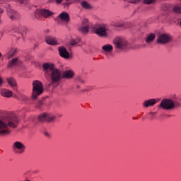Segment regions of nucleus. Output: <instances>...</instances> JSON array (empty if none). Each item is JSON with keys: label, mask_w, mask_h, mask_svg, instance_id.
<instances>
[{"label": "nucleus", "mask_w": 181, "mask_h": 181, "mask_svg": "<svg viewBox=\"0 0 181 181\" xmlns=\"http://www.w3.org/2000/svg\"><path fill=\"white\" fill-rule=\"evenodd\" d=\"M56 119V116L53 115H49L47 113H44L38 116V121L40 122H53Z\"/></svg>", "instance_id": "1a4fd4ad"}, {"label": "nucleus", "mask_w": 181, "mask_h": 181, "mask_svg": "<svg viewBox=\"0 0 181 181\" xmlns=\"http://www.w3.org/2000/svg\"><path fill=\"white\" fill-rule=\"evenodd\" d=\"M156 37V35H155V33L148 34L146 38V43H152V42L155 40Z\"/></svg>", "instance_id": "6ab92c4d"}, {"label": "nucleus", "mask_w": 181, "mask_h": 181, "mask_svg": "<svg viewBox=\"0 0 181 181\" xmlns=\"http://www.w3.org/2000/svg\"><path fill=\"white\" fill-rule=\"evenodd\" d=\"M173 37L169 33H163L160 35L156 40V43L158 45H168V43H170Z\"/></svg>", "instance_id": "423d86ee"}, {"label": "nucleus", "mask_w": 181, "mask_h": 181, "mask_svg": "<svg viewBox=\"0 0 181 181\" xmlns=\"http://www.w3.org/2000/svg\"><path fill=\"white\" fill-rule=\"evenodd\" d=\"M25 30H26L25 27L15 26L13 28V31L16 32L17 33H20L21 35H22V32H25Z\"/></svg>", "instance_id": "393cba45"}, {"label": "nucleus", "mask_w": 181, "mask_h": 181, "mask_svg": "<svg viewBox=\"0 0 181 181\" xmlns=\"http://www.w3.org/2000/svg\"><path fill=\"white\" fill-rule=\"evenodd\" d=\"M58 18L61 19L63 22H69L70 21V16L67 12H62L59 16Z\"/></svg>", "instance_id": "4468645a"}, {"label": "nucleus", "mask_w": 181, "mask_h": 181, "mask_svg": "<svg viewBox=\"0 0 181 181\" xmlns=\"http://www.w3.org/2000/svg\"><path fill=\"white\" fill-rule=\"evenodd\" d=\"M0 23H1V20H0Z\"/></svg>", "instance_id": "8fccbe9b"}, {"label": "nucleus", "mask_w": 181, "mask_h": 181, "mask_svg": "<svg viewBox=\"0 0 181 181\" xmlns=\"http://www.w3.org/2000/svg\"><path fill=\"white\" fill-rule=\"evenodd\" d=\"M19 63V58H14L12 59L8 65V67L11 68V67H13V66H16Z\"/></svg>", "instance_id": "5701e85b"}, {"label": "nucleus", "mask_w": 181, "mask_h": 181, "mask_svg": "<svg viewBox=\"0 0 181 181\" xmlns=\"http://www.w3.org/2000/svg\"><path fill=\"white\" fill-rule=\"evenodd\" d=\"M81 41V40L80 38H78L77 40H72L70 42V45L71 46H75V45H77V43H80Z\"/></svg>", "instance_id": "c85d7f7f"}, {"label": "nucleus", "mask_w": 181, "mask_h": 181, "mask_svg": "<svg viewBox=\"0 0 181 181\" xmlns=\"http://www.w3.org/2000/svg\"><path fill=\"white\" fill-rule=\"evenodd\" d=\"M8 15L11 21H15L19 18V14H18V13L13 9L8 10Z\"/></svg>", "instance_id": "ddd939ff"}, {"label": "nucleus", "mask_w": 181, "mask_h": 181, "mask_svg": "<svg viewBox=\"0 0 181 181\" xmlns=\"http://www.w3.org/2000/svg\"><path fill=\"white\" fill-rule=\"evenodd\" d=\"M59 117H62V115H60Z\"/></svg>", "instance_id": "a18cd8bd"}, {"label": "nucleus", "mask_w": 181, "mask_h": 181, "mask_svg": "<svg viewBox=\"0 0 181 181\" xmlns=\"http://www.w3.org/2000/svg\"><path fill=\"white\" fill-rule=\"evenodd\" d=\"M179 100L181 101V98H179Z\"/></svg>", "instance_id": "c03bdc74"}, {"label": "nucleus", "mask_w": 181, "mask_h": 181, "mask_svg": "<svg viewBox=\"0 0 181 181\" xmlns=\"http://www.w3.org/2000/svg\"><path fill=\"white\" fill-rule=\"evenodd\" d=\"M41 94H43V83L35 80L33 82L32 100H37Z\"/></svg>", "instance_id": "f03ea898"}, {"label": "nucleus", "mask_w": 181, "mask_h": 181, "mask_svg": "<svg viewBox=\"0 0 181 181\" xmlns=\"http://www.w3.org/2000/svg\"><path fill=\"white\" fill-rule=\"evenodd\" d=\"M156 103V99L155 98L149 99L143 103V106L145 107L146 108H148V107H152V105H155Z\"/></svg>", "instance_id": "dca6fc26"}, {"label": "nucleus", "mask_w": 181, "mask_h": 181, "mask_svg": "<svg viewBox=\"0 0 181 181\" xmlns=\"http://www.w3.org/2000/svg\"><path fill=\"white\" fill-rule=\"evenodd\" d=\"M144 4H146L147 5H150V4H153L156 2V0H144Z\"/></svg>", "instance_id": "7c9ffc66"}, {"label": "nucleus", "mask_w": 181, "mask_h": 181, "mask_svg": "<svg viewBox=\"0 0 181 181\" xmlns=\"http://www.w3.org/2000/svg\"><path fill=\"white\" fill-rule=\"evenodd\" d=\"M45 136H48V138L50 137V134L47 132H45Z\"/></svg>", "instance_id": "ea45409f"}, {"label": "nucleus", "mask_w": 181, "mask_h": 181, "mask_svg": "<svg viewBox=\"0 0 181 181\" xmlns=\"http://www.w3.org/2000/svg\"><path fill=\"white\" fill-rule=\"evenodd\" d=\"M2 84V78H0V86Z\"/></svg>", "instance_id": "37998d69"}, {"label": "nucleus", "mask_w": 181, "mask_h": 181, "mask_svg": "<svg viewBox=\"0 0 181 181\" xmlns=\"http://www.w3.org/2000/svg\"><path fill=\"white\" fill-rule=\"evenodd\" d=\"M49 77H50L51 84H59L62 81V72L60 70L55 69L52 71Z\"/></svg>", "instance_id": "20e7f679"}, {"label": "nucleus", "mask_w": 181, "mask_h": 181, "mask_svg": "<svg viewBox=\"0 0 181 181\" xmlns=\"http://www.w3.org/2000/svg\"><path fill=\"white\" fill-rule=\"evenodd\" d=\"M113 43L116 49H119L121 50L126 49L127 46H128V41L121 37H116L113 40Z\"/></svg>", "instance_id": "0eeeda50"}, {"label": "nucleus", "mask_w": 181, "mask_h": 181, "mask_svg": "<svg viewBox=\"0 0 181 181\" xmlns=\"http://www.w3.org/2000/svg\"><path fill=\"white\" fill-rule=\"evenodd\" d=\"M16 52H18V49L16 48H11L6 55L7 59H11V57H13L15 54H16Z\"/></svg>", "instance_id": "aec40b11"}, {"label": "nucleus", "mask_w": 181, "mask_h": 181, "mask_svg": "<svg viewBox=\"0 0 181 181\" xmlns=\"http://www.w3.org/2000/svg\"><path fill=\"white\" fill-rule=\"evenodd\" d=\"M179 107H181V103L180 102H177V101L174 102L173 110H175V108H177Z\"/></svg>", "instance_id": "2f4dec72"}, {"label": "nucleus", "mask_w": 181, "mask_h": 181, "mask_svg": "<svg viewBox=\"0 0 181 181\" xmlns=\"http://www.w3.org/2000/svg\"><path fill=\"white\" fill-rule=\"evenodd\" d=\"M64 6L69 7V6H70V5H71V2L66 1V2L64 3Z\"/></svg>", "instance_id": "c9c22d12"}, {"label": "nucleus", "mask_w": 181, "mask_h": 181, "mask_svg": "<svg viewBox=\"0 0 181 181\" xmlns=\"http://www.w3.org/2000/svg\"><path fill=\"white\" fill-rule=\"evenodd\" d=\"M37 13H38L40 16H44V18H49V16H52V15H53V13L47 9L37 10Z\"/></svg>", "instance_id": "f8f14e48"}, {"label": "nucleus", "mask_w": 181, "mask_h": 181, "mask_svg": "<svg viewBox=\"0 0 181 181\" xmlns=\"http://www.w3.org/2000/svg\"><path fill=\"white\" fill-rule=\"evenodd\" d=\"M0 13H4V10H2V8H0Z\"/></svg>", "instance_id": "79ce46f5"}, {"label": "nucleus", "mask_w": 181, "mask_h": 181, "mask_svg": "<svg viewBox=\"0 0 181 181\" xmlns=\"http://www.w3.org/2000/svg\"><path fill=\"white\" fill-rule=\"evenodd\" d=\"M83 91H86V90H83Z\"/></svg>", "instance_id": "49530a36"}, {"label": "nucleus", "mask_w": 181, "mask_h": 181, "mask_svg": "<svg viewBox=\"0 0 181 181\" xmlns=\"http://www.w3.org/2000/svg\"><path fill=\"white\" fill-rule=\"evenodd\" d=\"M7 82L11 87H15L16 86V81H15V79L13 78H8L7 79Z\"/></svg>", "instance_id": "a878e982"}, {"label": "nucleus", "mask_w": 181, "mask_h": 181, "mask_svg": "<svg viewBox=\"0 0 181 181\" xmlns=\"http://www.w3.org/2000/svg\"><path fill=\"white\" fill-rule=\"evenodd\" d=\"M43 105V101L42 100H40L38 101V103L36 104L35 105V108H40L41 105Z\"/></svg>", "instance_id": "f704fd0d"}, {"label": "nucleus", "mask_w": 181, "mask_h": 181, "mask_svg": "<svg viewBox=\"0 0 181 181\" xmlns=\"http://www.w3.org/2000/svg\"><path fill=\"white\" fill-rule=\"evenodd\" d=\"M93 31L100 37H107L108 36V28L105 24H98L95 25Z\"/></svg>", "instance_id": "7ed1b4c3"}, {"label": "nucleus", "mask_w": 181, "mask_h": 181, "mask_svg": "<svg viewBox=\"0 0 181 181\" xmlns=\"http://www.w3.org/2000/svg\"><path fill=\"white\" fill-rule=\"evenodd\" d=\"M76 81L79 83H81L82 84L84 83V78H83L81 76H77Z\"/></svg>", "instance_id": "473e14b6"}, {"label": "nucleus", "mask_w": 181, "mask_h": 181, "mask_svg": "<svg viewBox=\"0 0 181 181\" xmlns=\"http://www.w3.org/2000/svg\"><path fill=\"white\" fill-rule=\"evenodd\" d=\"M62 77L68 79L73 78L74 77V72L71 70L65 71L62 74Z\"/></svg>", "instance_id": "f3484780"}, {"label": "nucleus", "mask_w": 181, "mask_h": 181, "mask_svg": "<svg viewBox=\"0 0 181 181\" xmlns=\"http://www.w3.org/2000/svg\"><path fill=\"white\" fill-rule=\"evenodd\" d=\"M15 2H18V4H23V0H13Z\"/></svg>", "instance_id": "4c0bfd02"}, {"label": "nucleus", "mask_w": 181, "mask_h": 181, "mask_svg": "<svg viewBox=\"0 0 181 181\" xmlns=\"http://www.w3.org/2000/svg\"><path fill=\"white\" fill-rule=\"evenodd\" d=\"M6 1H11V0H6Z\"/></svg>", "instance_id": "de8ad7c7"}, {"label": "nucleus", "mask_w": 181, "mask_h": 181, "mask_svg": "<svg viewBox=\"0 0 181 181\" xmlns=\"http://www.w3.org/2000/svg\"><path fill=\"white\" fill-rule=\"evenodd\" d=\"M112 25L115 28H122V26H124V23L121 21H116V22H113Z\"/></svg>", "instance_id": "bb28decb"}, {"label": "nucleus", "mask_w": 181, "mask_h": 181, "mask_svg": "<svg viewBox=\"0 0 181 181\" xmlns=\"http://www.w3.org/2000/svg\"><path fill=\"white\" fill-rule=\"evenodd\" d=\"M1 95L3 97H7V98L12 97V91L6 89H3L1 91Z\"/></svg>", "instance_id": "412c9836"}, {"label": "nucleus", "mask_w": 181, "mask_h": 181, "mask_svg": "<svg viewBox=\"0 0 181 181\" xmlns=\"http://www.w3.org/2000/svg\"><path fill=\"white\" fill-rule=\"evenodd\" d=\"M149 115L151 116V117H153V115H156V112H150Z\"/></svg>", "instance_id": "58836bf2"}, {"label": "nucleus", "mask_w": 181, "mask_h": 181, "mask_svg": "<svg viewBox=\"0 0 181 181\" xmlns=\"http://www.w3.org/2000/svg\"><path fill=\"white\" fill-rule=\"evenodd\" d=\"M90 26V25H88V19L87 18H84L82 22H81V26Z\"/></svg>", "instance_id": "c756f323"}, {"label": "nucleus", "mask_w": 181, "mask_h": 181, "mask_svg": "<svg viewBox=\"0 0 181 181\" xmlns=\"http://www.w3.org/2000/svg\"><path fill=\"white\" fill-rule=\"evenodd\" d=\"M19 125V118L13 113H8L0 118V135L5 136L11 134V128H17Z\"/></svg>", "instance_id": "f257e3e1"}, {"label": "nucleus", "mask_w": 181, "mask_h": 181, "mask_svg": "<svg viewBox=\"0 0 181 181\" xmlns=\"http://www.w3.org/2000/svg\"><path fill=\"white\" fill-rule=\"evenodd\" d=\"M58 52L59 53V56L63 59H70V52L67 51V49L64 47H59Z\"/></svg>", "instance_id": "9b49d317"}, {"label": "nucleus", "mask_w": 181, "mask_h": 181, "mask_svg": "<svg viewBox=\"0 0 181 181\" xmlns=\"http://www.w3.org/2000/svg\"><path fill=\"white\" fill-rule=\"evenodd\" d=\"M0 57H1V52H0Z\"/></svg>", "instance_id": "09e8293b"}, {"label": "nucleus", "mask_w": 181, "mask_h": 181, "mask_svg": "<svg viewBox=\"0 0 181 181\" xmlns=\"http://www.w3.org/2000/svg\"><path fill=\"white\" fill-rule=\"evenodd\" d=\"M78 30L81 33H83V35H87L88 30H90V25H81Z\"/></svg>", "instance_id": "a211bd4d"}, {"label": "nucleus", "mask_w": 181, "mask_h": 181, "mask_svg": "<svg viewBox=\"0 0 181 181\" xmlns=\"http://www.w3.org/2000/svg\"><path fill=\"white\" fill-rule=\"evenodd\" d=\"M173 12L175 13H181V7L179 6H175L174 8H173Z\"/></svg>", "instance_id": "cd10ccee"}, {"label": "nucleus", "mask_w": 181, "mask_h": 181, "mask_svg": "<svg viewBox=\"0 0 181 181\" xmlns=\"http://www.w3.org/2000/svg\"><path fill=\"white\" fill-rule=\"evenodd\" d=\"M112 49H114V47H112V45L110 44H106L102 47V50L106 52L107 53L112 52Z\"/></svg>", "instance_id": "4be33fe9"}, {"label": "nucleus", "mask_w": 181, "mask_h": 181, "mask_svg": "<svg viewBox=\"0 0 181 181\" xmlns=\"http://www.w3.org/2000/svg\"><path fill=\"white\" fill-rule=\"evenodd\" d=\"M45 42L47 45H51L52 46H56L57 45V40L53 37L47 36L45 38Z\"/></svg>", "instance_id": "2eb2a0df"}, {"label": "nucleus", "mask_w": 181, "mask_h": 181, "mask_svg": "<svg viewBox=\"0 0 181 181\" xmlns=\"http://www.w3.org/2000/svg\"><path fill=\"white\" fill-rule=\"evenodd\" d=\"M129 2H131V4H138L139 0H129Z\"/></svg>", "instance_id": "e433bc0d"}, {"label": "nucleus", "mask_w": 181, "mask_h": 181, "mask_svg": "<svg viewBox=\"0 0 181 181\" xmlns=\"http://www.w3.org/2000/svg\"><path fill=\"white\" fill-rule=\"evenodd\" d=\"M162 9H163V11L166 12V11H169V6H168L167 4H164L162 6Z\"/></svg>", "instance_id": "72a5a7b5"}, {"label": "nucleus", "mask_w": 181, "mask_h": 181, "mask_svg": "<svg viewBox=\"0 0 181 181\" xmlns=\"http://www.w3.org/2000/svg\"><path fill=\"white\" fill-rule=\"evenodd\" d=\"M81 6H82V8L83 9H86V10H90L92 9L93 6H90V4H88V2L83 1L81 2Z\"/></svg>", "instance_id": "b1692460"}, {"label": "nucleus", "mask_w": 181, "mask_h": 181, "mask_svg": "<svg viewBox=\"0 0 181 181\" xmlns=\"http://www.w3.org/2000/svg\"><path fill=\"white\" fill-rule=\"evenodd\" d=\"M54 64L51 63H45L42 64V70L45 71V77H49V75L54 70Z\"/></svg>", "instance_id": "9d476101"}, {"label": "nucleus", "mask_w": 181, "mask_h": 181, "mask_svg": "<svg viewBox=\"0 0 181 181\" xmlns=\"http://www.w3.org/2000/svg\"><path fill=\"white\" fill-rule=\"evenodd\" d=\"M57 4H62V1L63 0H55Z\"/></svg>", "instance_id": "a19ab883"}, {"label": "nucleus", "mask_w": 181, "mask_h": 181, "mask_svg": "<svg viewBox=\"0 0 181 181\" xmlns=\"http://www.w3.org/2000/svg\"><path fill=\"white\" fill-rule=\"evenodd\" d=\"M173 107H175V102L172 100V99L168 98L162 100L158 105V108H161L162 110H165L167 111L173 110Z\"/></svg>", "instance_id": "39448f33"}, {"label": "nucleus", "mask_w": 181, "mask_h": 181, "mask_svg": "<svg viewBox=\"0 0 181 181\" xmlns=\"http://www.w3.org/2000/svg\"><path fill=\"white\" fill-rule=\"evenodd\" d=\"M13 150L16 153H23L26 146L21 141H15L12 145Z\"/></svg>", "instance_id": "6e6552de"}]
</instances>
